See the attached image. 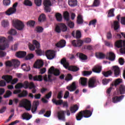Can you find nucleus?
Instances as JSON below:
<instances>
[{"instance_id": "nucleus-1", "label": "nucleus", "mask_w": 125, "mask_h": 125, "mask_svg": "<svg viewBox=\"0 0 125 125\" xmlns=\"http://www.w3.org/2000/svg\"><path fill=\"white\" fill-rule=\"evenodd\" d=\"M61 64L63 65V67L66 69H67L68 71H71L72 72H78V71L80 70V68L76 66H70V64L69 63V62L67 61L66 58H63L61 60Z\"/></svg>"}, {"instance_id": "nucleus-2", "label": "nucleus", "mask_w": 125, "mask_h": 125, "mask_svg": "<svg viewBox=\"0 0 125 125\" xmlns=\"http://www.w3.org/2000/svg\"><path fill=\"white\" fill-rule=\"evenodd\" d=\"M93 110L90 111L88 110H81L77 113L76 116L77 121H81L83 118H90L92 115Z\"/></svg>"}, {"instance_id": "nucleus-3", "label": "nucleus", "mask_w": 125, "mask_h": 125, "mask_svg": "<svg viewBox=\"0 0 125 125\" xmlns=\"http://www.w3.org/2000/svg\"><path fill=\"white\" fill-rule=\"evenodd\" d=\"M20 107H23L25 108L27 111H30L32 108V104L31 102L27 99L22 100L20 102Z\"/></svg>"}, {"instance_id": "nucleus-4", "label": "nucleus", "mask_w": 125, "mask_h": 125, "mask_svg": "<svg viewBox=\"0 0 125 125\" xmlns=\"http://www.w3.org/2000/svg\"><path fill=\"white\" fill-rule=\"evenodd\" d=\"M67 30H68V28L67 27V25L64 23H60L57 24L55 27V31L56 33H61L62 32H67Z\"/></svg>"}, {"instance_id": "nucleus-5", "label": "nucleus", "mask_w": 125, "mask_h": 125, "mask_svg": "<svg viewBox=\"0 0 125 125\" xmlns=\"http://www.w3.org/2000/svg\"><path fill=\"white\" fill-rule=\"evenodd\" d=\"M97 83H99V80L96 77H92L89 79L88 85L89 88H94L97 86Z\"/></svg>"}, {"instance_id": "nucleus-6", "label": "nucleus", "mask_w": 125, "mask_h": 125, "mask_svg": "<svg viewBox=\"0 0 125 125\" xmlns=\"http://www.w3.org/2000/svg\"><path fill=\"white\" fill-rule=\"evenodd\" d=\"M13 25L16 29L19 31H22L24 29V23L18 20L13 21Z\"/></svg>"}, {"instance_id": "nucleus-7", "label": "nucleus", "mask_w": 125, "mask_h": 125, "mask_svg": "<svg viewBox=\"0 0 125 125\" xmlns=\"http://www.w3.org/2000/svg\"><path fill=\"white\" fill-rule=\"evenodd\" d=\"M6 67H18L20 65V61L18 60L13 59L5 62Z\"/></svg>"}, {"instance_id": "nucleus-8", "label": "nucleus", "mask_w": 125, "mask_h": 125, "mask_svg": "<svg viewBox=\"0 0 125 125\" xmlns=\"http://www.w3.org/2000/svg\"><path fill=\"white\" fill-rule=\"evenodd\" d=\"M43 4L44 6V9L46 12H51V1L50 0H44Z\"/></svg>"}, {"instance_id": "nucleus-9", "label": "nucleus", "mask_w": 125, "mask_h": 125, "mask_svg": "<svg viewBox=\"0 0 125 125\" xmlns=\"http://www.w3.org/2000/svg\"><path fill=\"white\" fill-rule=\"evenodd\" d=\"M18 5V2H16L13 4V6L9 8L6 12V14L7 15H11V14H14L16 12V7Z\"/></svg>"}, {"instance_id": "nucleus-10", "label": "nucleus", "mask_w": 125, "mask_h": 125, "mask_svg": "<svg viewBox=\"0 0 125 125\" xmlns=\"http://www.w3.org/2000/svg\"><path fill=\"white\" fill-rule=\"evenodd\" d=\"M45 55L49 60H52L55 57V52L50 50H47L45 52Z\"/></svg>"}, {"instance_id": "nucleus-11", "label": "nucleus", "mask_w": 125, "mask_h": 125, "mask_svg": "<svg viewBox=\"0 0 125 125\" xmlns=\"http://www.w3.org/2000/svg\"><path fill=\"white\" fill-rule=\"evenodd\" d=\"M8 46H9V44L6 43L3 44V46L0 45V57H4V56L6 55V53L2 50H4V49L8 47Z\"/></svg>"}, {"instance_id": "nucleus-12", "label": "nucleus", "mask_w": 125, "mask_h": 125, "mask_svg": "<svg viewBox=\"0 0 125 125\" xmlns=\"http://www.w3.org/2000/svg\"><path fill=\"white\" fill-rule=\"evenodd\" d=\"M28 78L30 80V81H32V80H33V81H37L39 82H42V75H39V76H35L34 77H33V75L31 74H29L28 75Z\"/></svg>"}, {"instance_id": "nucleus-13", "label": "nucleus", "mask_w": 125, "mask_h": 125, "mask_svg": "<svg viewBox=\"0 0 125 125\" xmlns=\"http://www.w3.org/2000/svg\"><path fill=\"white\" fill-rule=\"evenodd\" d=\"M49 74H53L54 76H59L60 75V71L58 69H55L54 66H51L49 70H48Z\"/></svg>"}, {"instance_id": "nucleus-14", "label": "nucleus", "mask_w": 125, "mask_h": 125, "mask_svg": "<svg viewBox=\"0 0 125 125\" xmlns=\"http://www.w3.org/2000/svg\"><path fill=\"white\" fill-rule=\"evenodd\" d=\"M71 43L74 47H80L83 45V42L82 40H73L71 42Z\"/></svg>"}, {"instance_id": "nucleus-15", "label": "nucleus", "mask_w": 125, "mask_h": 125, "mask_svg": "<svg viewBox=\"0 0 125 125\" xmlns=\"http://www.w3.org/2000/svg\"><path fill=\"white\" fill-rule=\"evenodd\" d=\"M124 97H125V95H121L120 96H114L112 99L113 103H119V102H121L124 99Z\"/></svg>"}, {"instance_id": "nucleus-16", "label": "nucleus", "mask_w": 125, "mask_h": 125, "mask_svg": "<svg viewBox=\"0 0 125 125\" xmlns=\"http://www.w3.org/2000/svg\"><path fill=\"white\" fill-rule=\"evenodd\" d=\"M43 66V62L41 60H38L35 63L34 65V68L35 69H41L42 67Z\"/></svg>"}, {"instance_id": "nucleus-17", "label": "nucleus", "mask_w": 125, "mask_h": 125, "mask_svg": "<svg viewBox=\"0 0 125 125\" xmlns=\"http://www.w3.org/2000/svg\"><path fill=\"white\" fill-rule=\"evenodd\" d=\"M112 70L114 71V76L115 77H119L120 74L121 73V70L120 67L117 65L112 66Z\"/></svg>"}, {"instance_id": "nucleus-18", "label": "nucleus", "mask_w": 125, "mask_h": 125, "mask_svg": "<svg viewBox=\"0 0 125 125\" xmlns=\"http://www.w3.org/2000/svg\"><path fill=\"white\" fill-rule=\"evenodd\" d=\"M67 89L69 91H75L77 89V86H76V82H73L72 84L69 85L66 87Z\"/></svg>"}, {"instance_id": "nucleus-19", "label": "nucleus", "mask_w": 125, "mask_h": 125, "mask_svg": "<svg viewBox=\"0 0 125 125\" xmlns=\"http://www.w3.org/2000/svg\"><path fill=\"white\" fill-rule=\"evenodd\" d=\"M51 95H52V92L50 91L48 94L45 95L44 98H42V99L41 100L42 102H43V103H47L48 101H47L46 99H49V98H51Z\"/></svg>"}, {"instance_id": "nucleus-20", "label": "nucleus", "mask_w": 125, "mask_h": 125, "mask_svg": "<svg viewBox=\"0 0 125 125\" xmlns=\"http://www.w3.org/2000/svg\"><path fill=\"white\" fill-rule=\"evenodd\" d=\"M65 113H66V111L63 110H61L58 113L59 120H62V121L65 120Z\"/></svg>"}, {"instance_id": "nucleus-21", "label": "nucleus", "mask_w": 125, "mask_h": 125, "mask_svg": "<svg viewBox=\"0 0 125 125\" xmlns=\"http://www.w3.org/2000/svg\"><path fill=\"white\" fill-rule=\"evenodd\" d=\"M40 105V102L39 101L34 102L33 105L31 109V112L34 114L37 110H38V106Z\"/></svg>"}, {"instance_id": "nucleus-22", "label": "nucleus", "mask_w": 125, "mask_h": 125, "mask_svg": "<svg viewBox=\"0 0 125 125\" xmlns=\"http://www.w3.org/2000/svg\"><path fill=\"white\" fill-rule=\"evenodd\" d=\"M2 79L4 80V81L6 82L7 83H10L11 81H12L13 77L11 75H3L2 77Z\"/></svg>"}, {"instance_id": "nucleus-23", "label": "nucleus", "mask_w": 125, "mask_h": 125, "mask_svg": "<svg viewBox=\"0 0 125 125\" xmlns=\"http://www.w3.org/2000/svg\"><path fill=\"white\" fill-rule=\"evenodd\" d=\"M66 45V41L64 40H61L59 42L56 44L57 47H64Z\"/></svg>"}, {"instance_id": "nucleus-24", "label": "nucleus", "mask_w": 125, "mask_h": 125, "mask_svg": "<svg viewBox=\"0 0 125 125\" xmlns=\"http://www.w3.org/2000/svg\"><path fill=\"white\" fill-rule=\"evenodd\" d=\"M68 2L71 7H75L78 5V0H68Z\"/></svg>"}, {"instance_id": "nucleus-25", "label": "nucleus", "mask_w": 125, "mask_h": 125, "mask_svg": "<svg viewBox=\"0 0 125 125\" xmlns=\"http://www.w3.org/2000/svg\"><path fill=\"white\" fill-rule=\"evenodd\" d=\"M26 53L25 51H19L17 52L16 56L18 58H24L26 56Z\"/></svg>"}, {"instance_id": "nucleus-26", "label": "nucleus", "mask_w": 125, "mask_h": 125, "mask_svg": "<svg viewBox=\"0 0 125 125\" xmlns=\"http://www.w3.org/2000/svg\"><path fill=\"white\" fill-rule=\"evenodd\" d=\"M93 72L94 73H97L98 74H99L101 71H102V67L101 66L99 65H96L94 67V68L92 69Z\"/></svg>"}, {"instance_id": "nucleus-27", "label": "nucleus", "mask_w": 125, "mask_h": 125, "mask_svg": "<svg viewBox=\"0 0 125 125\" xmlns=\"http://www.w3.org/2000/svg\"><path fill=\"white\" fill-rule=\"evenodd\" d=\"M72 36L76 39H81V38H82V32H81L80 30H77L76 31V35H75V31H73L72 33Z\"/></svg>"}, {"instance_id": "nucleus-28", "label": "nucleus", "mask_w": 125, "mask_h": 125, "mask_svg": "<svg viewBox=\"0 0 125 125\" xmlns=\"http://www.w3.org/2000/svg\"><path fill=\"white\" fill-rule=\"evenodd\" d=\"M115 58H116V56H115V54L112 53V52H110L108 56H106V59H108L110 61H114L115 60Z\"/></svg>"}, {"instance_id": "nucleus-29", "label": "nucleus", "mask_w": 125, "mask_h": 125, "mask_svg": "<svg viewBox=\"0 0 125 125\" xmlns=\"http://www.w3.org/2000/svg\"><path fill=\"white\" fill-rule=\"evenodd\" d=\"M115 46L117 48L123 47V40H118L115 42Z\"/></svg>"}, {"instance_id": "nucleus-30", "label": "nucleus", "mask_w": 125, "mask_h": 125, "mask_svg": "<svg viewBox=\"0 0 125 125\" xmlns=\"http://www.w3.org/2000/svg\"><path fill=\"white\" fill-rule=\"evenodd\" d=\"M96 57L99 59H104L106 57V55L102 52H97L96 53Z\"/></svg>"}, {"instance_id": "nucleus-31", "label": "nucleus", "mask_w": 125, "mask_h": 125, "mask_svg": "<svg viewBox=\"0 0 125 125\" xmlns=\"http://www.w3.org/2000/svg\"><path fill=\"white\" fill-rule=\"evenodd\" d=\"M21 68L23 70V71H25L26 72H29L30 71L31 67L30 65L26 64V63H23L21 65Z\"/></svg>"}, {"instance_id": "nucleus-32", "label": "nucleus", "mask_w": 125, "mask_h": 125, "mask_svg": "<svg viewBox=\"0 0 125 125\" xmlns=\"http://www.w3.org/2000/svg\"><path fill=\"white\" fill-rule=\"evenodd\" d=\"M113 29L114 31H117V30L120 29V22L117 21H115L113 22Z\"/></svg>"}, {"instance_id": "nucleus-33", "label": "nucleus", "mask_w": 125, "mask_h": 125, "mask_svg": "<svg viewBox=\"0 0 125 125\" xmlns=\"http://www.w3.org/2000/svg\"><path fill=\"white\" fill-rule=\"evenodd\" d=\"M63 18L65 21H67V22L69 21L70 20V13H69L68 11L63 12Z\"/></svg>"}, {"instance_id": "nucleus-34", "label": "nucleus", "mask_w": 125, "mask_h": 125, "mask_svg": "<svg viewBox=\"0 0 125 125\" xmlns=\"http://www.w3.org/2000/svg\"><path fill=\"white\" fill-rule=\"evenodd\" d=\"M77 24L80 25L81 24H83V16L81 15H78L77 17Z\"/></svg>"}, {"instance_id": "nucleus-35", "label": "nucleus", "mask_w": 125, "mask_h": 125, "mask_svg": "<svg viewBox=\"0 0 125 125\" xmlns=\"http://www.w3.org/2000/svg\"><path fill=\"white\" fill-rule=\"evenodd\" d=\"M70 110L71 113H76L77 110H79V106H78V104H75L74 106L70 107Z\"/></svg>"}, {"instance_id": "nucleus-36", "label": "nucleus", "mask_w": 125, "mask_h": 125, "mask_svg": "<svg viewBox=\"0 0 125 125\" xmlns=\"http://www.w3.org/2000/svg\"><path fill=\"white\" fill-rule=\"evenodd\" d=\"M77 56H79L80 59H81V60H86L87 59V56L82 53H77Z\"/></svg>"}, {"instance_id": "nucleus-37", "label": "nucleus", "mask_w": 125, "mask_h": 125, "mask_svg": "<svg viewBox=\"0 0 125 125\" xmlns=\"http://www.w3.org/2000/svg\"><path fill=\"white\" fill-rule=\"evenodd\" d=\"M22 119L23 120H26V121H29L31 118H32V116H31L29 113H24L22 115Z\"/></svg>"}, {"instance_id": "nucleus-38", "label": "nucleus", "mask_w": 125, "mask_h": 125, "mask_svg": "<svg viewBox=\"0 0 125 125\" xmlns=\"http://www.w3.org/2000/svg\"><path fill=\"white\" fill-rule=\"evenodd\" d=\"M52 101L54 104H55L57 105H62L63 104V100H62L57 101L55 99H53Z\"/></svg>"}, {"instance_id": "nucleus-39", "label": "nucleus", "mask_w": 125, "mask_h": 125, "mask_svg": "<svg viewBox=\"0 0 125 125\" xmlns=\"http://www.w3.org/2000/svg\"><path fill=\"white\" fill-rule=\"evenodd\" d=\"M102 74L105 78H108V77H109V76H111L113 74V72H112L111 70H108L106 72H103Z\"/></svg>"}, {"instance_id": "nucleus-40", "label": "nucleus", "mask_w": 125, "mask_h": 125, "mask_svg": "<svg viewBox=\"0 0 125 125\" xmlns=\"http://www.w3.org/2000/svg\"><path fill=\"white\" fill-rule=\"evenodd\" d=\"M114 11H115V8H112L110 9L108 12L107 17H114V16H115Z\"/></svg>"}, {"instance_id": "nucleus-41", "label": "nucleus", "mask_w": 125, "mask_h": 125, "mask_svg": "<svg viewBox=\"0 0 125 125\" xmlns=\"http://www.w3.org/2000/svg\"><path fill=\"white\" fill-rule=\"evenodd\" d=\"M46 19V17L45 16V15L44 14H41L38 19L39 22H43V21H45Z\"/></svg>"}, {"instance_id": "nucleus-42", "label": "nucleus", "mask_w": 125, "mask_h": 125, "mask_svg": "<svg viewBox=\"0 0 125 125\" xmlns=\"http://www.w3.org/2000/svg\"><path fill=\"white\" fill-rule=\"evenodd\" d=\"M12 95V92L9 90L6 91L5 94L3 95L4 98H9Z\"/></svg>"}, {"instance_id": "nucleus-43", "label": "nucleus", "mask_w": 125, "mask_h": 125, "mask_svg": "<svg viewBox=\"0 0 125 125\" xmlns=\"http://www.w3.org/2000/svg\"><path fill=\"white\" fill-rule=\"evenodd\" d=\"M119 91L120 94H125V85L121 84L119 87Z\"/></svg>"}, {"instance_id": "nucleus-44", "label": "nucleus", "mask_w": 125, "mask_h": 125, "mask_svg": "<svg viewBox=\"0 0 125 125\" xmlns=\"http://www.w3.org/2000/svg\"><path fill=\"white\" fill-rule=\"evenodd\" d=\"M80 83L83 86H85L86 85L87 79L84 78H81Z\"/></svg>"}, {"instance_id": "nucleus-45", "label": "nucleus", "mask_w": 125, "mask_h": 125, "mask_svg": "<svg viewBox=\"0 0 125 125\" xmlns=\"http://www.w3.org/2000/svg\"><path fill=\"white\" fill-rule=\"evenodd\" d=\"M28 95V91L26 90H23L22 93L19 94L18 95V97L20 98H22V97H26Z\"/></svg>"}, {"instance_id": "nucleus-46", "label": "nucleus", "mask_w": 125, "mask_h": 125, "mask_svg": "<svg viewBox=\"0 0 125 125\" xmlns=\"http://www.w3.org/2000/svg\"><path fill=\"white\" fill-rule=\"evenodd\" d=\"M1 26L4 28H6V27H8V25H9L8 21L3 20L1 22Z\"/></svg>"}, {"instance_id": "nucleus-47", "label": "nucleus", "mask_w": 125, "mask_h": 125, "mask_svg": "<svg viewBox=\"0 0 125 125\" xmlns=\"http://www.w3.org/2000/svg\"><path fill=\"white\" fill-rule=\"evenodd\" d=\"M123 83V80L122 79H117L114 82V83L112 84V85H114V86H117V85H119L121 83Z\"/></svg>"}, {"instance_id": "nucleus-48", "label": "nucleus", "mask_w": 125, "mask_h": 125, "mask_svg": "<svg viewBox=\"0 0 125 125\" xmlns=\"http://www.w3.org/2000/svg\"><path fill=\"white\" fill-rule=\"evenodd\" d=\"M55 17L57 21H62V15L60 13H56Z\"/></svg>"}, {"instance_id": "nucleus-49", "label": "nucleus", "mask_w": 125, "mask_h": 125, "mask_svg": "<svg viewBox=\"0 0 125 125\" xmlns=\"http://www.w3.org/2000/svg\"><path fill=\"white\" fill-rule=\"evenodd\" d=\"M97 23V20L94 19L89 21V26H91V25H92L93 26H94V27H95Z\"/></svg>"}, {"instance_id": "nucleus-50", "label": "nucleus", "mask_w": 125, "mask_h": 125, "mask_svg": "<svg viewBox=\"0 0 125 125\" xmlns=\"http://www.w3.org/2000/svg\"><path fill=\"white\" fill-rule=\"evenodd\" d=\"M23 4L26 6H32L33 5L32 1H30V0H25L23 2Z\"/></svg>"}, {"instance_id": "nucleus-51", "label": "nucleus", "mask_w": 125, "mask_h": 125, "mask_svg": "<svg viewBox=\"0 0 125 125\" xmlns=\"http://www.w3.org/2000/svg\"><path fill=\"white\" fill-rule=\"evenodd\" d=\"M36 24V21H35L30 20L27 21V24L30 26V27H34Z\"/></svg>"}, {"instance_id": "nucleus-52", "label": "nucleus", "mask_w": 125, "mask_h": 125, "mask_svg": "<svg viewBox=\"0 0 125 125\" xmlns=\"http://www.w3.org/2000/svg\"><path fill=\"white\" fill-rule=\"evenodd\" d=\"M112 81V79H104L103 80V83L104 85H106V84H108L110 82Z\"/></svg>"}, {"instance_id": "nucleus-53", "label": "nucleus", "mask_w": 125, "mask_h": 125, "mask_svg": "<svg viewBox=\"0 0 125 125\" xmlns=\"http://www.w3.org/2000/svg\"><path fill=\"white\" fill-rule=\"evenodd\" d=\"M72 80H73V76L70 73L68 74L67 76L65 78V81L69 82V81H72Z\"/></svg>"}, {"instance_id": "nucleus-54", "label": "nucleus", "mask_w": 125, "mask_h": 125, "mask_svg": "<svg viewBox=\"0 0 125 125\" xmlns=\"http://www.w3.org/2000/svg\"><path fill=\"white\" fill-rule=\"evenodd\" d=\"M16 89H18L19 88H22L23 87V83H18L15 86Z\"/></svg>"}, {"instance_id": "nucleus-55", "label": "nucleus", "mask_w": 125, "mask_h": 125, "mask_svg": "<svg viewBox=\"0 0 125 125\" xmlns=\"http://www.w3.org/2000/svg\"><path fill=\"white\" fill-rule=\"evenodd\" d=\"M34 1L37 6H41L42 5V0H35Z\"/></svg>"}, {"instance_id": "nucleus-56", "label": "nucleus", "mask_w": 125, "mask_h": 125, "mask_svg": "<svg viewBox=\"0 0 125 125\" xmlns=\"http://www.w3.org/2000/svg\"><path fill=\"white\" fill-rule=\"evenodd\" d=\"M3 4L5 6H8L10 5V0H3Z\"/></svg>"}, {"instance_id": "nucleus-57", "label": "nucleus", "mask_w": 125, "mask_h": 125, "mask_svg": "<svg viewBox=\"0 0 125 125\" xmlns=\"http://www.w3.org/2000/svg\"><path fill=\"white\" fill-rule=\"evenodd\" d=\"M30 83L28 81H25L23 84V87L25 89H27L29 87V84Z\"/></svg>"}, {"instance_id": "nucleus-58", "label": "nucleus", "mask_w": 125, "mask_h": 125, "mask_svg": "<svg viewBox=\"0 0 125 125\" xmlns=\"http://www.w3.org/2000/svg\"><path fill=\"white\" fill-rule=\"evenodd\" d=\"M34 54H28L27 55V56L25 57L26 60H30V59H32V58H34Z\"/></svg>"}, {"instance_id": "nucleus-59", "label": "nucleus", "mask_w": 125, "mask_h": 125, "mask_svg": "<svg viewBox=\"0 0 125 125\" xmlns=\"http://www.w3.org/2000/svg\"><path fill=\"white\" fill-rule=\"evenodd\" d=\"M36 31L37 33H42L43 28L41 26H38L36 28Z\"/></svg>"}, {"instance_id": "nucleus-60", "label": "nucleus", "mask_w": 125, "mask_h": 125, "mask_svg": "<svg viewBox=\"0 0 125 125\" xmlns=\"http://www.w3.org/2000/svg\"><path fill=\"white\" fill-rule=\"evenodd\" d=\"M91 74H92V71H84L83 72V75L84 77H86V76H90Z\"/></svg>"}, {"instance_id": "nucleus-61", "label": "nucleus", "mask_w": 125, "mask_h": 125, "mask_svg": "<svg viewBox=\"0 0 125 125\" xmlns=\"http://www.w3.org/2000/svg\"><path fill=\"white\" fill-rule=\"evenodd\" d=\"M33 44L35 45L36 48H37V49H39V48H40V43H39L37 40L33 41Z\"/></svg>"}, {"instance_id": "nucleus-62", "label": "nucleus", "mask_w": 125, "mask_h": 125, "mask_svg": "<svg viewBox=\"0 0 125 125\" xmlns=\"http://www.w3.org/2000/svg\"><path fill=\"white\" fill-rule=\"evenodd\" d=\"M99 4H100V1L99 0H94L93 4V6H99Z\"/></svg>"}, {"instance_id": "nucleus-63", "label": "nucleus", "mask_w": 125, "mask_h": 125, "mask_svg": "<svg viewBox=\"0 0 125 125\" xmlns=\"http://www.w3.org/2000/svg\"><path fill=\"white\" fill-rule=\"evenodd\" d=\"M9 35H16L17 34V32L15 29H12L8 32Z\"/></svg>"}, {"instance_id": "nucleus-64", "label": "nucleus", "mask_w": 125, "mask_h": 125, "mask_svg": "<svg viewBox=\"0 0 125 125\" xmlns=\"http://www.w3.org/2000/svg\"><path fill=\"white\" fill-rule=\"evenodd\" d=\"M106 38L107 40H111L112 38V33L111 32H108L106 34Z\"/></svg>"}]
</instances>
